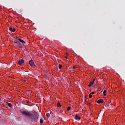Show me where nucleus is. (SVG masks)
Returning <instances> with one entry per match:
<instances>
[{"label":"nucleus","mask_w":125,"mask_h":125,"mask_svg":"<svg viewBox=\"0 0 125 125\" xmlns=\"http://www.w3.org/2000/svg\"><path fill=\"white\" fill-rule=\"evenodd\" d=\"M21 113L25 117H28L29 119H31L32 121H33V122H34L35 123H36V122H38V119L39 118L38 115L36 116L35 118L34 119L33 118V114H31L29 111H25L24 110H21Z\"/></svg>","instance_id":"obj_1"},{"label":"nucleus","mask_w":125,"mask_h":125,"mask_svg":"<svg viewBox=\"0 0 125 125\" xmlns=\"http://www.w3.org/2000/svg\"><path fill=\"white\" fill-rule=\"evenodd\" d=\"M29 63L30 64V66H31V67H35V64L34 63V62L32 60L29 61Z\"/></svg>","instance_id":"obj_2"},{"label":"nucleus","mask_w":125,"mask_h":125,"mask_svg":"<svg viewBox=\"0 0 125 125\" xmlns=\"http://www.w3.org/2000/svg\"><path fill=\"white\" fill-rule=\"evenodd\" d=\"M18 63H19V65H22V64H23V63H24V60L21 59V60H19Z\"/></svg>","instance_id":"obj_3"},{"label":"nucleus","mask_w":125,"mask_h":125,"mask_svg":"<svg viewBox=\"0 0 125 125\" xmlns=\"http://www.w3.org/2000/svg\"><path fill=\"white\" fill-rule=\"evenodd\" d=\"M97 103H98V104H100V103H103V99H99V100H98Z\"/></svg>","instance_id":"obj_4"},{"label":"nucleus","mask_w":125,"mask_h":125,"mask_svg":"<svg viewBox=\"0 0 125 125\" xmlns=\"http://www.w3.org/2000/svg\"><path fill=\"white\" fill-rule=\"evenodd\" d=\"M75 119V120H80L81 117L80 116H78V115L76 114Z\"/></svg>","instance_id":"obj_5"},{"label":"nucleus","mask_w":125,"mask_h":125,"mask_svg":"<svg viewBox=\"0 0 125 125\" xmlns=\"http://www.w3.org/2000/svg\"><path fill=\"white\" fill-rule=\"evenodd\" d=\"M10 31L11 32H15V28H13L12 27H11L9 28Z\"/></svg>","instance_id":"obj_6"},{"label":"nucleus","mask_w":125,"mask_h":125,"mask_svg":"<svg viewBox=\"0 0 125 125\" xmlns=\"http://www.w3.org/2000/svg\"><path fill=\"white\" fill-rule=\"evenodd\" d=\"M19 41L20 42H22V43H26V42H24L23 40L19 39Z\"/></svg>","instance_id":"obj_7"},{"label":"nucleus","mask_w":125,"mask_h":125,"mask_svg":"<svg viewBox=\"0 0 125 125\" xmlns=\"http://www.w3.org/2000/svg\"><path fill=\"white\" fill-rule=\"evenodd\" d=\"M7 105L9 106V107H10V108H12V107H13V105L12 104H11V103H8Z\"/></svg>","instance_id":"obj_8"},{"label":"nucleus","mask_w":125,"mask_h":125,"mask_svg":"<svg viewBox=\"0 0 125 125\" xmlns=\"http://www.w3.org/2000/svg\"><path fill=\"white\" fill-rule=\"evenodd\" d=\"M46 116L47 118H49L50 117V113H46Z\"/></svg>","instance_id":"obj_9"},{"label":"nucleus","mask_w":125,"mask_h":125,"mask_svg":"<svg viewBox=\"0 0 125 125\" xmlns=\"http://www.w3.org/2000/svg\"><path fill=\"white\" fill-rule=\"evenodd\" d=\"M103 94L104 96H106V90H104L103 92Z\"/></svg>","instance_id":"obj_10"},{"label":"nucleus","mask_w":125,"mask_h":125,"mask_svg":"<svg viewBox=\"0 0 125 125\" xmlns=\"http://www.w3.org/2000/svg\"><path fill=\"white\" fill-rule=\"evenodd\" d=\"M40 124H43V120L40 119Z\"/></svg>","instance_id":"obj_11"},{"label":"nucleus","mask_w":125,"mask_h":125,"mask_svg":"<svg viewBox=\"0 0 125 125\" xmlns=\"http://www.w3.org/2000/svg\"><path fill=\"white\" fill-rule=\"evenodd\" d=\"M58 107H61V104H60V103H58L57 104Z\"/></svg>","instance_id":"obj_12"},{"label":"nucleus","mask_w":125,"mask_h":125,"mask_svg":"<svg viewBox=\"0 0 125 125\" xmlns=\"http://www.w3.org/2000/svg\"><path fill=\"white\" fill-rule=\"evenodd\" d=\"M70 110H71V107L68 106L67 109V111H70Z\"/></svg>","instance_id":"obj_13"},{"label":"nucleus","mask_w":125,"mask_h":125,"mask_svg":"<svg viewBox=\"0 0 125 125\" xmlns=\"http://www.w3.org/2000/svg\"><path fill=\"white\" fill-rule=\"evenodd\" d=\"M59 69H61L62 68V65L59 64Z\"/></svg>","instance_id":"obj_14"},{"label":"nucleus","mask_w":125,"mask_h":125,"mask_svg":"<svg viewBox=\"0 0 125 125\" xmlns=\"http://www.w3.org/2000/svg\"><path fill=\"white\" fill-rule=\"evenodd\" d=\"M89 98H91V97H92V95H91L90 93L89 95Z\"/></svg>","instance_id":"obj_15"},{"label":"nucleus","mask_w":125,"mask_h":125,"mask_svg":"<svg viewBox=\"0 0 125 125\" xmlns=\"http://www.w3.org/2000/svg\"><path fill=\"white\" fill-rule=\"evenodd\" d=\"M90 94H91L92 95V94H94V92H91V93H90Z\"/></svg>","instance_id":"obj_16"},{"label":"nucleus","mask_w":125,"mask_h":125,"mask_svg":"<svg viewBox=\"0 0 125 125\" xmlns=\"http://www.w3.org/2000/svg\"><path fill=\"white\" fill-rule=\"evenodd\" d=\"M91 85H92V84L90 83V84L88 85V86H91Z\"/></svg>","instance_id":"obj_17"},{"label":"nucleus","mask_w":125,"mask_h":125,"mask_svg":"<svg viewBox=\"0 0 125 125\" xmlns=\"http://www.w3.org/2000/svg\"><path fill=\"white\" fill-rule=\"evenodd\" d=\"M91 83L92 84H93V83H94V82H92Z\"/></svg>","instance_id":"obj_18"},{"label":"nucleus","mask_w":125,"mask_h":125,"mask_svg":"<svg viewBox=\"0 0 125 125\" xmlns=\"http://www.w3.org/2000/svg\"><path fill=\"white\" fill-rule=\"evenodd\" d=\"M73 69H76V67H75V66H73Z\"/></svg>","instance_id":"obj_19"},{"label":"nucleus","mask_w":125,"mask_h":125,"mask_svg":"<svg viewBox=\"0 0 125 125\" xmlns=\"http://www.w3.org/2000/svg\"><path fill=\"white\" fill-rule=\"evenodd\" d=\"M95 81V79H93V82L94 83V81Z\"/></svg>","instance_id":"obj_20"},{"label":"nucleus","mask_w":125,"mask_h":125,"mask_svg":"<svg viewBox=\"0 0 125 125\" xmlns=\"http://www.w3.org/2000/svg\"><path fill=\"white\" fill-rule=\"evenodd\" d=\"M14 43H17V42H14Z\"/></svg>","instance_id":"obj_21"},{"label":"nucleus","mask_w":125,"mask_h":125,"mask_svg":"<svg viewBox=\"0 0 125 125\" xmlns=\"http://www.w3.org/2000/svg\"><path fill=\"white\" fill-rule=\"evenodd\" d=\"M27 103H29V101H27Z\"/></svg>","instance_id":"obj_22"}]
</instances>
